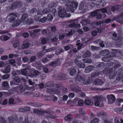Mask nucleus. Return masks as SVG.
I'll return each instance as SVG.
<instances>
[{
  "instance_id": "nucleus-1",
  "label": "nucleus",
  "mask_w": 123,
  "mask_h": 123,
  "mask_svg": "<svg viewBox=\"0 0 123 123\" xmlns=\"http://www.w3.org/2000/svg\"><path fill=\"white\" fill-rule=\"evenodd\" d=\"M12 77L13 80L10 81V84L11 86L17 85L20 83V79L17 74L15 73L13 74L12 75Z\"/></svg>"
},
{
  "instance_id": "nucleus-2",
  "label": "nucleus",
  "mask_w": 123,
  "mask_h": 123,
  "mask_svg": "<svg viewBox=\"0 0 123 123\" xmlns=\"http://www.w3.org/2000/svg\"><path fill=\"white\" fill-rule=\"evenodd\" d=\"M112 68L108 69L107 70V73L109 74V77L110 79H113L115 77L117 74V71L114 70L113 71Z\"/></svg>"
},
{
  "instance_id": "nucleus-3",
  "label": "nucleus",
  "mask_w": 123,
  "mask_h": 123,
  "mask_svg": "<svg viewBox=\"0 0 123 123\" xmlns=\"http://www.w3.org/2000/svg\"><path fill=\"white\" fill-rule=\"evenodd\" d=\"M18 14L17 13H12L9 14L7 17L8 21L10 22H13L15 19V17H18Z\"/></svg>"
},
{
  "instance_id": "nucleus-4",
  "label": "nucleus",
  "mask_w": 123,
  "mask_h": 123,
  "mask_svg": "<svg viewBox=\"0 0 123 123\" xmlns=\"http://www.w3.org/2000/svg\"><path fill=\"white\" fill-rule=\"evenodd\" d=\"M65 5L67 7L70 6V7H73L76 9L77 8L78 3L74 1H70L65 4Z\"/></svg>"
},
{
  "instance_id": "nucleus-5",
  "label": "nucleus",
  "mask_w": 123,
  "mask_h": 123,
  "mask_svg": "<svg viewBox=\"0 0 123 123\" xmlns=\"http://www.w3.org/2000/svg\"><path fill=\"white\" fill-rule=\"evenodd\" d=\"M70 24L68 25V26L70 27L75 28H77L80 27V25L79 24H77L74 20H72L69 21Z\"/></svg>"
},
{
  "instance_id": "nucleus-6",
  "label": "nucleus",
  "mask_w": 123,
  "mask_h": 123,
  "mask_svg": "<svg viewBox=\"0 0 123 123\" xmlns=\"http://www.w3.org/2000/svg\"><path fill=\"white\" fill-rule=\"evenodd\" d=\"M112 35L113 37H112V39L113 40L120 42L123 40V38L121 36L117 37V34L115 32L113 33Z\"/></svg>"
},
{
  "instance_id": "nucleus-7",
  "label": "nucleus",
  "mask_w": 123,
  "mask_h": 123,
  "mask_svg": "<svg viewBox=\"0 0 123 123\" xmlns=\"http://www.w3.org/2000/svg\"><path fill=\"white\" fill-rule=\"evenodd\" d=\"M57 80H64L67 79V76L62 73L60 74L56 77Z\"/></svg>"
},
{
  "instance_id": "nucleus-8",
  "label": "nucleus",
  "mask_w": 123,
  "mask_h": 123,
  "mask_svg": "<svg viewBox=\"0 0 123 123\" xmlns=\"http://www.w3.org/2000/svg\"><path fill=\"white\" fill-rule=\"evenodd\" d=\"M94 105L96 106H99V101L103 100L104 98L102 97L96 96L95 97Z\"/></svg>"
},
{
  "instance_id": "nucleus-9",
  "label": "nucleus",
  "mask_w": 123,
  "mask_h": 123,
  "mask_svg": "<svg viewBox=\"0 0 123 123\" xmlns=\"http://www.w3.org/2000/svg\"><path fill=\"white\" fill-rule=\"evenodd\" d=\"M108 99V103L111 104L113 103L115 100L116 98L113 95H108L107 96Z\"/></svg>"
},
{
  "instance_id": "nucleus-10",
  "label": "nucleus",
  "mask_w": 123,
  "mask_h": 123,
  "mask_svg": "<svg viewBox=\"0 0 123 123\" xmlns=\"http://www.w3.org/2000/svg\"><path fill=\"white\" fill-rule=\"evenodd\" d=\"M84 2H82L80 4L79 9V12L80 13L84 12L86 11V10L84 8Z\"/></svg>"
},
{
  "instance_id": "nucleus-11",
  "label": "nucleus",
  "mask_w": 123,
  "mask_h": 123,
  "mask_svg": "<svg viewBox=\"0 0 123 123\" xmlns=\"http://www.w3.org/2000/svg\"><path fill=\"white\" fill-rule=\"evenodd\" d=\"M66 10L64 9H60L58 12V15L60 17L63 18L65 17L67 13Z\"/></svg>"
},
{
  "instance_id": "nucleus-12",
  "label": "nucleus",
  "mask_w": 123,
  "mask_h": 123,
  "mask_svg": "<svg viewBox=\"0 0 123 123\" xmlns=\"http://www.w3.org/2000/svg\"><path fill=\"white\" fill-rule=\"evenodd\" d=\"M123 17V12H121V13L117 16L113 18V20H116L117 22L120 23H122L123 22V20L120 18Z\"/></svg>"
},
{
  "instance_id": "nucleus-13",
  "label": "nucleus",
  "mask_w": 123,
  "mask_h": 123,
  "mask_svg": "<svg viewBox=\"0 0 123 123\" xmlns=\"http://www.w3.org/2000/svg\"><path fill=\"white\" fill-rule=\"evenodd\" d=\"M16 92L18 93H21L25 91V89L24 88L23 86L20 85L15 87Z\"/></svg>"
},
{
  "instance_id": "nucleus-14",
  "label": "nucleus",
  "mask_w": 123,
  "mask_h": 123,
  "mask_svg": "<svg viewBox=\"0 0 123 123\" xmlns=\"http://www.w3.org/2000/svg\"><path fill=\"white\" fill-rule=\"evenodd\" d=\"M18 119L17 116H15L14 117H9L8 119L9 123H15L17 121Z\"/></svg>"
},
{
  "instance_id": "nucleus-15",
  "label": "nucleus",
  "mask_w": 123,
  "mask_h": 123,
  "mask_svg": "<svg viewBox=\"0 0 123 123\" xmlns=\"http://www.w3.org/2000/svg\"><path fill=\"white\" fill-rule=\"evenodd\" d=\"M80 23L83 25H86L90 23V20L87 18H85L81 20Z\"/></svg>"
},
{
  "instance_id": "nucleus-16",
  "label": "nucleus",
  "mask_w": 123,
  "mask_h": 123,
  "mask_svg": "<svg viewBox=\"0 0 123 123\" xmlns=\"http://www.w3.org/2000/svg\"><path fill=\"white\" fill-rule=\"evenodd\" d=\"M93 83L96 85H102L104 82L102 80L96 79L94 81Z\"/></svg>"
},
{
  "instance_id": "nucleus-17",
  "label": "nucleus",
  "mask_w": 123,
  "mask_h": 123,
  "mask_svg": "<svg viewBox=\"0 0 123 123\" xmlns=\"http://www.w3.org/2000/svg\"><path fill=\"white\" fill-rule=\"evenodd\" d=\"M109 53V50L105 49L104 50H101L99 53V55H101L106 56L108 55Z\"/></svg>"
},
{
  "instance_id": "nucleus-18",
  "label": "nucleus",
  "mask_w": 123,
  "mask_h": 123,
  "mask_svg": "<svg viewBox=\"0 0 123 123\" xmlns=\"http://www.w3.org/2000/svg\"><path fill=\"white\" fill-rule=\"evenodd\" d=\"M30 45V44L28 40L24 41L22 46V49H24L28 48Z\"/></svg>"
},
{
  "instance_id": "nucleus-19",
  "label": "nucleus",
  "mask_w": 123,
  "mask_h": 123,
  "mask_svg": "<svg viewBox=\"0 0 123 123\" xmlns=\"http://www.w3.org/2000/svg\"><path fill=\"white\" fill-rule=\"evenodd\" d=\"M19 3L18 2H14L12 4L10 7V9L12 10L15 9L16 8L19 7Z\"/></svg>"
},
{
  "instance_id": "nucleus-20",
  "label": "nucleus",
  "mask_w": 123,
  "mask_h": 123,
  "mask_svg": "<svg viewBox=\"0 0 123 123\" xmlns=\"http://www.w3.org/2000/svg\"><path fill=\"white\" fill-rule=\"evenodd\" d=\"M94 68L93 66L90 65L86 68L84 71L86 73H88L94 70Z\"/></svg>"
},
{
  "instance_id": "nucleus-21",
  "label": "nucleus",
  "mask_w": 123,
  "mask_h": 123,
  "mask_svg": "<svg viewBox=\"0 0 123 123\" xmlns=\"http://www.w3.org/2000/svg\"><path fill=\"white\" fill-rule=\"evenodd\" d=\"M20 23H21L20 20L19 19H17L16 21L13 22L12 25V26L14 27L16 26H18L20 25Z\"/></svg>"
},
{
  "instance_id": "nucleus-22",
  "label": "nucleus",
  "mask_w": 123,
  "mask_h": 123,
  "mask_svg": "<svg viewBox=\"0 0 123 123\" xmlns=\"http://www.w3.org/2000/svg\"><path fill=\"white\" fill-rule=\"evenodd\" d=\"M97 115L99 117H101L103 118H106L107 116V114L104 112H99L97 114Z\"/></svg>"
},
{
  "instance_id": "nucleus-23",
  "label": "nucleus",
  "mask_w": 123,
  "mask_h": 123,
  "mask_svg": "<svg viewBox=\"0 0 123 123\" xmlns=\"http://www.w3.org/2000/svg\"><path fill=\"white\" fill-rule=\"evenodd\" d=\"M105 66V64L104 63L102 62L97 64L96 66V68L97 69L98 68L99 69H101L103 68Z\"/></svg>"
},
{
  "instance_id": "nucleus-24",
  "label": "nucleus",
  "mask_w": 123,
  "mask_h": 123,
  "mask_svg": "<svg viewBox=\"0 0 123 123\" xmlns=\"http://www.w3.org/2000/svg\"><path fill=\"white\" fill-rule=\"evenodd\" d=\"M51 11V10L49 8H45L42 11V13L43 14L49 13Z\"/></svg>"
},
{
  "instance_id": "nucleus-25",
  "label": "nucleus",
  "mask_w": 123,
  "mask_h": 123,
  "mask_svg": "<svg viewBox=\"0 0 123 123\" xmlns=\"http://www.w3.org/2000/svg\"><path fill=\"white\" fill-rule=\"evenodd\" d=\"M101 10L100 9L91 12V16L92 17L95 16L99 13V11H101Z\"/></svg>"
},
{
  "instance_id": "nucleus-26",
  "label": "nucleus",
  "mask_w": 123,
  "mask_h": 123,
  "mask_svg": "<svg viewBox=\"0 0 123 123\" xmlns=\"http://www.w3.org/2000/svg\"><path fill=\"white\" fill-rule=\"evenodd\" d=\"M64 119L67 121H71L72 119V115L70 114L68 115L65 117Z\"/></svg>"
},
{
  "instance_id": "nucleus-27",
  "label": "nucleus",
  "mask_w": 123,
  "mask_h": 123,
  "mask_svg": "<svg viewBox=\"0 0 123 123\" xmlns=\"http://www.w3.org/2000/svg\"><path fill=\"white\" fill-rule=\"evenodd\" d=\"M2 86L5 89H7L9 87L8 84L6 81H5L3 82L2 84Z\"/></svg>"
},
{
  "instance_id": "nucleus-28",
  "label": "nucleus",
  "mask_w": 123,
  "mask_h": 123,
  "mask_svg": "<svg viewBox=\"0 0 123 123\" xmlns=\"http://www.w3.org/2000/svg\"><path fill=\"white\" fill-rule=\"evenodd\" d=\"M28 16V14L26 13H24L22 15L21 18V20H20L21 22H22L24 21L27 18Z\"/></svg>"
},
{
  "instance_id": "nucleus-29",
  "label": "nucleus",
  "mask_w": 123,
  "mask_h": 123,
  "mask_svg": "<svg viewBox=\"0 0 123 123\" xmlns=\"http://www.w3.org/2000/svg\"><path fill=\"white\" fill-rule=\"evenodd\" d=\"M59 63V61L58 60H56L55 61L51 62L49 65L52 66H55L58 65Z\"/></svg>"
},
{
  "instance_id": "nucleus-30",
  "label": "nucleus",
  "mask_w": 123,
  "mask_h": 123,
  "mask_svg": "<svg viewBox=\"0 0 123 123\" xmlns=\"http://www.w3.org/2000/svg\"><path fill=\"white\" fill-rule=\"evenodd\" d=\"M71 90L73 92H80L81 91V90L79 87H74L71 88Z\"/></svg>"
},
{
  "instance_id": "nucleus-31",
  "label": "nucleus",
  "mask_w": 123,
  "mask_h": 123,
  "mask_svg": "<svg viewBox=\"0 0 123 123\" xmlns=\"http://www.w3.org/2000/svg\"><path fill=\"white\" fill-rule=\"evenodd\" d=\"M91 55L90 52L88 51H87L85 54L82 55V57L83 58L88 57H90Z\"/></svg>"
},
{
  "instance_id": "nucleus-32",
  "label": "nucleus",
  "mask_w": 123,
  "mask_h": 123,
  "mask_svg": "<svg viewBox=\"0 0 123 123\" xmlns=\"http://www.w3.org/2000/svg\"><path fill=\"white\" fill-rule=\"evenodd\" d=\"M99 72L98 71L93 72L91 74V77L92 78L96 76L99 75Z\"/></svg>"
},
{
  "instance_id": "nucleus-33",
  "label": "nucleus",
  "mask_w": 123,
  "mask_h": 123,
  "mask_svg": "<svg viewBox=\"0 0 123 123\" xmlns=\"http://www.w3.org/2000/svg\"><path fill=\"white\" fill-rule=\"evenodd\" d=\"M84 103L86 105L92 106L93 105V102H91L90 100H86L85 101Z\"/></svg>"
},
{
  "instance_id": "nucleus-34",
  "label": "nucleus",
  "mask_w": 123,
  "mask_h": 123,
  "mask_svg": "<svg viewBox=\"0 0 123 123\" xmlns=\"http://www.w3.org/2000/svg\"><path fill=\"white\" fill-rule=\"evenodd\" d=\"M77 72L74 69H71L70 72V74L71 75H74L77 74Z\"/></svg>"
},
{
  "instance_id": "nucleus-35",
  "label": "nucleus",
  "mask_w": 123,
  "mask_h": 123,
  "mask_svg": "<svg viewBox=\"0 0 123 123\" xmlns=\"http://www.w3.org/2000/svg\"><path fill=\"white\" fill-rule=\"evenodd\" d=\"M114 63H115V65L113 68L115 69H117L121 66L119 62L117 61H115Z\"/></svg>"
},
{
  "instance_id": "nucleus-36",
  "label": "nucleus",
  "mask_w": 123,
  "mask_h": 123,
  "mask_svg": "<svg viewBox=\"0 0 123 123\" xmlns=\"http://www.w3.org/2000/svg\"><path fill=\"white\" fill-rule=\"evenodd\" d=\"M116 6V9L117 11H120L121 9L123 7V4L120 5H115Z\"/></svg>"
},
{
  "instance_id": "nucleus-37",
  "label": "nucleus",
  "mask_w": 123,
  "mask_h": 123,
  "mask_svg": "<svg viewBox=\"0 0 123 123\" xmlns=\"http://www.w3.org/2000/svg\"><path fill=\"white\" fill-rule=\"evenodd\" d=\"M21 74L23 75L26 76L27 75V73L26 69H21Z\"/></svg>"
},
{
  "instance_id": "nucleus-38",
  "label": "nucleus",
  "mask_w": 123,
  "mask_h": 123,
  "mask_svg": "<svg viewBox=\"0 0 123 123\" xmlns=\"http://www.w3.org/2000/svg\"><path fill=\"white\" fill-rule=\"evenodd\" d=\"M49 38L51 39V41L52 42H55L57 41L58 38L56 37V36L52 38V36L51 35L49 37Z\"/></svg>"
},
{
  "instance_id": "nucleus-39",
  "label": "nucleus",
  "mask_w": 123,
  "mask_h": 123,
  "mask_svg": "<svg viewBox=\"0 0 123 123\" xmlns=\"http://www.w3.org/2000/svg\"><path fill=\"white\" fill-rule=\"evenodd\" d=\"M66 10L68 11H71L72 12H74V10L75 9L73 7H70V6L67 7L66 8Z\"/></svg>"
},
{
  "instance_id": "nucleus-40",
  "label": "nucleus",
  "mask_w": 123,
  "mask_h": 123,
  "mask_svg": "<svg viewBox=\"0 0 123 123\" xmlns=\"http://www.w3.org/2000/svg\"><path fill=\"white\" fill-rule=\"evenodd\" d=\"M45 86H49V87H53L54 86V84L52 82H51V83L48 82L46 83L45 84Z\"/></svg>"
},
{
  "instance_id": "nucleus-41",
  "label": "nucleus",
  "mask_w": 123,
  "mask_h": 123,
  "mask_svg": "<svg viewBox=\"0 0 123 123\" xmlns=\"http://www.w3.org/2000/svg\"><path fill=\"white\" fill-rule=\"evenodd\" d=\"M25 22L26 23V24L29 23V24H32L33 23V20L32 19L30 18V19H28L26 20Z\"/></svg>"
},
{
  "instance_id": "nucleus-42",
  "label": "nucleus",
  "mask_w": 123,
  "mask_h": 123,
  "mask_svg": "<svg viewBox=\"0 0 123 123\" xmlns=\"http://www.w3.org/2000/svg\"><path fill=\"white\" fill-rule=\"evenodd\" d=\"M10 76L9 74H6L3 75L1 76V78L2 79H6L8 78Z\"/></svg>"
},
{
  "instance_id": "nucleus-43",
  "label": "nucleus",
  "mask_w": 123,
  "mask_h": 123,
  "mask_svg": "<svg viewBox=\"0 0 123 123\" xmlns=\"http://www.w3.org/2000/svg\"><path fill=\"white\" fill-rule=\"evenodd\" d=\"M74 62L75 63L76 65L77 66L79 67L80 66V63H81L80 61H79L78 60H74Z\"/></svg>"
},
{
  "instance_id": "nucleus-44",
  "label": "nucleus",
  "mask_w": 123,
  "mask_h": 123,
  "mask_svg": "<svg viewBox=\"0 0 123 123\" xmlns=\"http://www.w3.org/2000/svg\"><path fill=\"white\" fill-rule=\"evenodd\" d=\"M83 77L80 75H78L76 77V79L77 80L80 82H81L82 80Z\"/></svg>"
},
{
  "instance_id": "nucleus-45",
  "label": "nucleus",
  "mask_w": 123,
  "mask_h": 123,
  "mask_svg": "<svg viewBox=\"0 0 123 123\" xmlns=\"http://www.w3.org/2000/svg\"><path fill=\"white\" fill-rule=\"evenodd\" d=\"M6 67L5 70V73H8L10 72V69L9 66Z\"/></svg>"
},
{
  "instance_id": "nucleus-46",
  "label": "nucleus",
  "mask_w": 123,
  "mask_h": 123,
  "mask_svg": "<svg viewBox=\"0 0 123 123\" xmlns=\"http://www.w3.org/2000/svg\"><path fill=\"white\" fill-rule=\"evenodd\" d=\"M83 60L85 63H90L92 62V61L91 59L88 58L84 59Z\"/></svg>"
},
{
  "instance_id": "nucleus-47",
  "label": "nucleus",
  "mask_w": 123,
  "mask_h": 123,
  "mask_svg": "<svg viewBox=\"0 0 123 123\" xmlns=\"http://www.w3.org/2000/svg\"><path fill=\"white\" fill-rule=\"evenodd\" d=\"M33 112L34 113H35L39 114L41 115V109H40V110H38L36 109H34L33 110Z\"/></svg>"
},
{
  "instance_id": "nucleus-48",
  "label": "nucleus",
  "mask_w": 123,
  "mask_h": 123,
  "mask_svg": "<svg viewBox=\"0 0 123 123\" xmlns=\"http://www.w3.org/2000/svg\"><path fill=\"white\" fill-rule=\"evenodd\" d=\"M54 90L52 88H47V92L48 93H49L54 94Z\"/></svg>"
},
{
  "instance_id": "nucleus-49",
  "label": "nucleus",
  "mask_w": 123,
  "mask_h": 123,
  "mask_svg": "<svg viewBox=\"0 0 123 123\" xmlns=\"http://www.w3.org/2000/svg\"><path fill=\"white\" fill-rule=\"evenodd\" d=\"M92 80L91 78H89L87 79V81H86V84H90L92 82Z\"/></svg>"
},
{
  "instance_id": "nucleus-50",
  "label": "nucleus",
  "mask_w": 123,
  "mask_h": 123,
  "mask_svg": "<svg viewBox=\"0 0 123 123\" xmlns=\"http://www.w3.org/2000/svg\"><path fill=\"white\" fill-rule=\"evenodd\" d=\"M33 74H34L36 77L39 74H41V73L40 72H39L37 70H35L33 72Z\"/></svg>"
},
{
  "instance_id": "nucleus-51",
  "label": "nucleus",
  "mask_w": 123,
  "mask_h": 123,
  "mask_svg": "<svg viewBox=\"0 0 123 123\" xmlns=\"http://www.w3.org/2000/svg\"><path fill=\"white\" fill-rule=\"evenodd\" d=\"M46 18L47 19L48 21H51L52 20L53 17L51 15L49 14L48 15L47 17Z\"/></svg>"
},
{
  "instance_id": "nucleus-52",
  "label": "nucleus",
  "mask_w": 123,
  "mask_h": 123,
  "mask_svg": "<svg viewBox=\"0 0 123 123\" xmlns=\"http://www.w3.org/2000/svg\"><path fill=\"white\" fill-rule=\"evenodd\" d=\"M74 32V30H72L67 34V36L68 37H70L71 36Z\"/></svg>"
},
{
  "instance_id": "nucleus-53",
  "label": "nucleus",
  "mask_w": 123,
  "mask_h": 123,
  "mask_svg": "<svg viewBox=\"0 0 123 123\" xmlns=\"http://www.w3.org/2000/svg\"><path fill=\"white\" fill-rule=\"evenodd\" d=\"M14 100L12 98L9 99L8 101V104L10 105H12L14 104Z\"/></svg>"
},
{
  "instance_id": "nucleus-54",
  "label": "nucleus",
  "mask_w": 123,
  "mask_h": 123,
  "mask_svg": "<svg viewBox=\"0 0 123 123\" xmlns=\"http://www.w3.org/2000/svg\"><path fill=\"white\" fill-rule=\"evenodd\" d=\"M20 44V42L19 41H17L16 43H14L13 45V46L14 48L18 47Z\"/></svg>"
},
{
  "instance_id": "nucleus-55",
  "label": "nucleus",
  "mask_w": 123,
  "mask_h": 123,
  "mask_svg": "<svg viewBox=\"0 0 123 123\" xmlns=\"http://www.w3.org/2000/svg\"><path fill=\"white\" fill-rule=\"evenodd\" d=\"M114 63L112 62H110L109 63H107L106 65V68H109L110 66H113Z\"/></svg>"
},
{
  "instance_id": "nucleus-56",
  "label": "nucleus",
  "mask_w": 123,
  "mask_h": 123,
  "mask_svg": "<svg viewBox=\"0 0 123 123\" xmlns=\"http://www.w3.org/2000/svg\"><path fill=\"white\" fill-rule=\"evenodd\" d=\"M29 58L27 56H25L22 59V60L24 62H27L29 60Z\"/></svg>"
},
{
  "instance_id": "nucleus-57",
  "label": "nucleus",
  "mask_w": 123,
  "mask_h": 123,
  "mask_svg": "<svg viewBox=\"0 0 123 123\" xmlns=\"http://www.w3.org/2000/svg\"><path fill=\"white\" fill-rule=\"evenodd\" d=\"M36 58L35 56H32L30 59V61L31 62H32L36 60Z\"/></svg>"
},
{
  "instance_id": "nucleus-58",
  "label": "nucleus",
  "mask_w": 123,
  "mask_h": 123,
  "mask_svg": "<svg viewBox=\"0 0 123 123\" xmlns=\"http://www.w3.org/2000/svg\"><path fill=\"white\" fill-rule=\"evenodd\" d=\"M7 103V100L5 99L3 100V102L0 101V104L1 105H6Z\"/></svg>"
},
{
  "instance_id": "nucleus-59",
  "label": "nucleus",
  "mask_w": 123,
  "mask_h": 123,
  "mask_svg": "<svg viewBox=\"0 0 123 123\" xmlns=\"http://www.w3.org/2000/svg\"><path fill=\"white\" fill-rule=\"evenodd\" d=\"M98 119L96 118L92 120L90 123H97L98 122Z\"/></svg>"
},
{
  "instance_id": "nucleus-60",
  "label": "nucleus",
  "mask_w": 123,
  "mask_h": 123,
  "mask_svg": "<svg viewBox=\"0 0 123 123\" xmlns=\"http://www.w3.org/2000/svg\"><path fill=\"white\" fill-rule=\"evenodd\" d=\"M37 55L38 57L41 58L44 55V54L43 53L39 52L37 54Z\"/></svg>"
},
{
  "instance_id": "nucleus-61",
  "label": "nucleus",
  "mask_w": 123,
  "mask_h": 123,
  "mask_svg": "<svg viewBox=\"0 0 123 123\" xmlns=\"http://www.w3.org/2000/svg\"><path fill=\"white\" fill-rule=\"evenodd\" d=\"M37 10L35 8H34L31 9L30 12L31 14L36 13L37 12Z\"/></svg>"
},
{
  "instance_id": "nucleus-62",
  "label": "nucleus",
  "mask_w": 123,
  "mask_h": 123,
  "mask_svg": "<svg viewBox=\"0 0 123 123\" xmlns=\"http://www.w3.org/2000/svg\"><path fill=\"white\" fill-rule=\"evenodd\" d=\"M0 120L1 123H7V122L6 121L4 117H1Z\"/></svg>"
},
{
  "instance_id": "nucleus-63",
  "label": "nucleus",
  "mask_w": 123,
  "mask_h": 123,
  "mask_svg": "<svg viewBox=\"0 0 123 123\" xmlns=\"http://www.w3.org/2000/svg\"><path fill=\"white\" fill-rule=\"evenodd\" d=\"M91 48L92 50H98L99 49V47H97L96 46H91Z\"/></svg>"
},
{
  "instance_id": "nucleus-64",
  "label": "nucleus",
  "mask_w": 123,
  "mask_h": 123,
  "mask_svg": "<svg viewBox=\"0 0 123 123\" xmlns=\"http://www.w3.org/2000/svg\"><path fill=\"white\" fill-rule=\"evenodd\" d=\"M50 29L52 31L55 32L56 31V27L55 26H53L50 27Z\"/></svg>"
}]
</instances>
